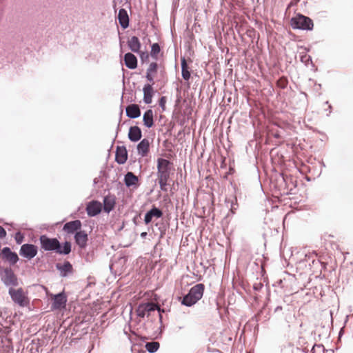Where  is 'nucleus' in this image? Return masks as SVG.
<instances>
[{
	"instance_id": "1",
	"label": "nucleus",
	"mask_w": 353,
	"mask_h": 353,
	"mask_svg": "<svg viewBox=\"0 0 353 353\" xmlns=\"http://www.w3.org/2000/svg\"><path fill=\"white\" fill-rule=\"evenodd\" d=\"M41 248L45 251H56L58 254H68L71 252V244L65 242L63 248L57 239L49 238L46 235H41L39 238Z\"/></svg>"
},
{
	"instance_id": "2",
	"label": "nucleus",
	"mask_w": 353,
	"mask_h": 353,
	"mask_svg": "<svg viewBox=\"0 0 353 353\" xmlns=\"http://www.w3.org/2000/svg\"><path fill=\"white\" fill-rule=\"evenodd\" d=\"M170 162L165 159L159 158L157 160V177L160 188L162 190H167L168 181L170 178Z\"/></svg>"
},
{
	"instance_id": "3",
	"label": "nucleus",
	"mask_w": 353,
	"mask_h": 353,
	"mask_svg": "<svg viewBox=\"0 0 353 353\" xmlns=\"http://www.w3.org/2000/svg\"><path fill=\"white\" fill-rule=\"evenodd\" d=\"M204 285L199 283L193 286L188 294L185 295L182 301V304L186 306H192L201 299L203 294Z\"/></svg>"
},
{
	"instance_id": "4",
	"label": "nucleus",
	"mask_w": 353,
	"mask_h": 353,
	"mask_svg": "<svg viewBox=\"0 0 353 353\" xmlns=\"http://www.w3.org/2000/svg\"><path fill=\"white\" fill-rule=\"evenodd\" d=\"M160 312L161 310L159 305L154 303L140 304L136 310L137 316L141 318H144L145 316L148 317L153 316L154 314L161 318Z\"/></svg>"
},
{
	"instance_id": "5",
	"label": "nucleus",
	"mask_w": 353,
	"mask_h": 353,
	"mask_svg": "<svg viewBox=\"0 0 353 353\" xmlns=\"http://www.w3.org/2000/svg\"><path fill=\"white\" fill-rule=\"evenodd\" d=\"M291 25L293 28L311 30L314 24L312 20L304 15L297 14L291 19Z\"/></svg>"
},
{
	"instance_id": "6",
	"label": "nucleus",
	"mask_w": 353,
	"mask_h": 353,
	"mask_svg": "<svg viewBox=\"0 0 353 353\" xmlns=\"http://www.w3.org/2000/svg\"><path fill=\"white\" fill-rule=\"evenodd\" d=\"M9 294L12 301L21 307H25L29 303L28 296L22 288H10Z\"/></svg>"
},
{
	"instance_id": "7",
	"label": "nucleus",
	"mask_w": 353,
	"mask_h": 353,
	"mask_svg": "<svg viewBox=\"0 0 353 353\" xmlns=\"http://www.w3.org/2000/svg\"><path fill=\"white\" fill-rule=\"evenodd\" d=\"M50 296L53 301L52 304V310H61L65 307L67 296L63 292L59 293L58 294H51Z\"/></svg>"
},
{
	"instance_id": "8",
	"label": "nucleus",
	"mask_w": 353,
	"mask_h": 353,
	"mask_svg": "<svg viewBox=\"0 0 353 353\" xmlns=\"http://www.w3.org/2000/svg\"><path fill=\"white\" fill-rule=\"evenodd\" d=\"M0 258L8 262L10 265H14L19 261L18 255L11 251L8 247L3 248L0 252Z\"/></svg>"
},
{
	"instance_id": "9",
	"label": "nucleus",
	"mask_w": 353,
	"mask_h": 353,
	"mask_svg": "<svg viewBox=\"0 0 353 353\" xmlns=\"http://www.w3.org/2000/svg\"><path fill=\"white\" fill-rule=\"evenodd\" d=\"M37 247L33 244H23L20 249L19 254L28 259H31L34 258L37 254Z\"/></svg>"
},
{
	"instance_id": "10",
	"label": "nucleus",
	"mask_w": 353,
	"mask_h": 353,
	"mask_svg": "<svg viewBox=\"0 0 353 353\" xmlns=\"http://www.w3.org/2000/svg\"><path fill=\"white\" fill-rule=\"evenodd\" d=\"M1 279L6 285H17L18 284L15 274L13 271L8 268L3 270Z\"/></svg>"
},
{
	"instance_id": "11",
	"label": "nucleus",
	"mask_w": 353,
	"mask_h": 353,
	"mask_svg": "<svg viewBox=\"0 0 353 353\" xmlns=\"http://www.w3.org/2000/svg\"><path fill=\"white\" fill-rule=\"evenodd\" d=\"M102 210V203L98 201H92L86 205V212L89 216H94Z\"/></svg>"
},
{
	"instance_id": "12",
	"label": "nucleus",
	"mask_w": 353,
	"mask_h": 353,
	"mask_svg": "<svg viewBox=\"0 0 353 353\" xmlns=\"http://www.w3.org/2000/svg\"><path fill=\"white\" fill-rule=\"evenodd\" d=\"M163 216V212L161 210L156 207H153L150 211H148L144 218L145 224L150 223L154 218L159 219Z\"/></svg>"
},
{
	"instance_id": "13",
	"label": "nucleus",
	"mask_w": 353,
	"mask_h": 353,
	"mask_svg": "<svg viewBox=\"0 0 353 353\" xmlns=\"http://www.w3.org/2000/svg\"><path fill=\"white\" fill-rule=\"evenodd\" d=\"M116 205V198L114 195H107L103 199V210L109 213L112 211Z\"/></svg>"
},
{
	"instance_id": "14",
	"label": "nucleus",
	"mask_w": 353,
	"mask_h": 353,
	"mask_svg": "<svg viewBox=\"0 0 353 353\" xmlns=\"http://www.w3.org/2000/svg\"><path fill=\"white\" fill-rule=\"evenodd\" d=\"M128 159V152L124 146H118L116 150L115 160L119 164H123Z\"/></svg>"
},
{
	"instance_id": "15",
	"label": "nucleus",
	"mask_w": 353,
	"mask_h": 353,
	"mask_svg": "<svg viewBox=\"0 0 353 353\" xmlns=\"http://www.w3.org/2000/svg\"><path fill=\"white\" fill-rule=\"evenodd\" d=\"M126 115L130 119L138 118L141 115V110L137 104L128 105L125 108Z\"/></svg>"
},
{
	"instance_id": "16",
	"label": "nucleus",
	"mask_w": 353,
	"mask_h": 353,
	"mask_svg": "<svg viewBox=\"0 0 353 353\" xmlns=\"http://www.w3.org/2000/svg\"><path fill=\"white\" fill-rule=\"evenodd\" d=\"M76 243L81 248H84L87 245L88 240V234L83 230L77 232L74 236Z\"/></svg>"
},
{
	"instance_id": "17",
	"label": "nucleus",
	"mask_w": 353,
	"mask_h": 353,
	"mask_svg": "<svg viewBox=\"0 0 353 353\" xmlns=\"http://www.w3.org/2000/svg\"><path fill=\"white\" fill-rule=\"evenodd\" d=\"M81 227V222L79 220H75L66 223L63 225V230L69 234L74 233Z\"/></svg>"
},
{
	"instance_id": "18",
	"label": "nucleus",
	"mask_w": 353,
	"mask_h": 353,
	"mask_svg": "<svg viewBox=\"0 0 353 353\" xmlns=\"http://www.w3.org/2000/svg\"><path fill=\"white\" fill-rule=\"evenodd\" d=\"M124 62L129 69H135L137 67V59L131 52H128L124 56Z\"/></svg>"
},
{
	"instance_id": "19",
	"label": "nucleus",
	"mask_w": 353,
	"mask_h": 353,
	"mask_svg": "<svg viewBox=\"0 0 353 353\" xmlns=\"http://www.w3.org/2000/svg\"><path fill=\"white\" fill-rule=\"evenodd\" d=\"M143 101L146 104L152 103L154 90L151 84H146L143 87Z\"/></svg>"
},
{
	"instance_id": "20",
	"label": "nucleus",
	"mask_w": 353,
	"mask_h": 353,
	"mask_svg": "<svg viewBox=\"0 0 353 353\" xmlns=\"http://www.w3.org/2000/svg\"><path fill=\"white\" fill-rule=\"evenodd\" d=\"M128 138L131 141L137 142L141 138V130L138 126H132L129 129Z\"/></svg>"
},
{
	"instance_id": "21",
	"label": "nucleus",
	"mask_w": 353,
	"mask_h": 353,
	"mask_svg": "<svg viewBox=\"0 0 353 353\" xmlns=\"http://www.w3.org/2000/svg\"><path fill=\"white\" fill-rule=\"evenodd\" d=\"M158 69V64L156 62H152L150 64L147 72L146 79L148 81L154 84V79L156 76Z\"/></svg>"
},
{
	"instance_id": "22",
	"label": "nucleus",
	"mask_w": 353,
	"mask_h": 353,
	"mask_svg": "<svg viewBox=\"0 0 353 353\" xmlns=\"http://www.w3.org/2000/svg\"><path fill=\"white\" fill-rule=\"evenodd\" d=\"M149 140L147 139H143L137 145L139 154L141 155V157H145L149 152Z\"/></svg>"
},
{
	"instance_id": "23",
	"label": "nucleus",
	"mask_w": 353,
	"mask_h": 353,
	"mask_svg": "<svg viewBox=\"0 0 353 353\" xmlns=\"http://www.w3.org/2000/svg\"><path fill=\"white\" fill-rule=\"evenodd\" d=\"M143 121L144 125L150 128L154 125V114L152 110H148L145 112L143 117Z\"/></svg>"
},
{
	"instance_id": "24",
	"label": "nucleus",
	"mask_w": 353,
	"mask_h": 353,
	"mask_svg": "<svg viewBox=\"0 0 353 353\" xmlns=\"http://www.w3.org/2000/svg\"><path fill=\"white\" fill-rule=\"evenodd\" d=\"M118 19L120 25L123 28H126L129 26V17L127 11L125 9H120L119 11Z\"/></svg>"
},
{
	"instance_id": "25",
	"label": "nucleus",
	"mask_w": 353,
	"mask_h": 353,
	"mask_svg": "<svg viewBox=\"0 0 353 353\" xmlns=\"http://www.w3.org/2000/svg\"><path fill=\"white\" fill-rule=\"evenodd\" d=\"M124 181L127 187H130L132 185L137 186L138 185L139 179L136 175L134 174V173L128 172L125 175Z\"/></svg>"
},
{
	"instance_id": "26",
	"label": "nucleus",
	"mask_w": 353,
	"mask_h": 353,
	"mask_svg": "<svg viewBox=\"0 0 353 353\" xmlns=\"http://www.w3.org/2000/svg\"><path fill=\"white\" fill-rule=\"evenodd\" d=\"M130 49L134 52H139L141 48V43L137 37H132L128 41Z\"/></svg>"
},
{
	"instance_id": "27",
	"label": "nucleus",
	"mask_w": 353,
	"mask_h": 353,
	"mask_svg": "<svg viewBox=\"0 0 353 353\" xmlns=\"http://www.w3.org/2000/svg\"><path fill=\"white\" fill-rule=\"evenodd\" d=\"M56 267L63 276H65L68 273L72 272V266L69 261H65L63 264L57 263Z\"/></svg>"
},
{
	"instance_id": "28",
	"label": "nucleus",
	"mask_w": 353,
	"mask_h": 353,
	"mask_svg": "<svg viewBox=\"0 0 353 353\" xmlns=\"http://www.w3.org/2000/svg\"><path fill=\"white\" fill-rule=\"evenodd\" d=\"M181 69H182V77L188 81L190 78V72L188 70V66L185 58L181 59Z\"/></svg>"
},
{
	"instance_id": "29",
	"label": "nucleus",
	"mask_w": 353,
	"mask_h": 353,
	"mask_svg": "<svg viewBox=\"0 0 353 353\" xmlns=\"http://www.w3.org/2000/svg\"><path fill=\"white\" fill-rule=\"evenodd\" d=\"M145 348L149 352H155L159 348V343L156 341L148 342L145 344Z\"/></svg>"
},
{
	"instance_id": "30",
	"label": "nucleus",
	"mask_w": 353,
	"mask_h": 353,
	"mask_svg": "<svg viewBox=\"0 0 353 353\" xmlns=\"http://www.w3.org/2000/svg\"><path fill=\"white\" fill-rule=\"evenodd\" d=\"M160 50V46L158 43H155L152 44L150 52L151 56L154 59H157V54L159 53Z\"/></svg>"
},
{
	"instance_id": "31",
	"label": "nucleus",
	"mask_w": 353,
	"mask_h": 353,
	"mask_svg": "<svg viewBox=\"0 0 353 353\" xmlns=\"http://www.w3.org/2000/svg\"><path fill=\"white\" fill-rule=\"evenodd\" d=\"M288 85V81L285 77L280 78L277 81V85L281 88H285Z\"/></svg>"
},
{
	"instance_id": "32",
	"label": "nucleus",
	"mask_w": 353,
	"mask_h": 353,
	"mask_svg": "<svg viewBox=\"0 0 353 353\" xmlns=\"http://www.w3.org/2000/svg\"><path fill=\"white\" fill-rule=\"evenodd\" d=\"M159 105L161 107L163 110H165V103H166V97H162L159 99Z\"/></svg>"
},
{
	"instance_id": "33",
	"label": "nucleus",
	"mask_w": 353,
	"mask_h": 353,
	"mask_svg": "<svg viewBox=\"0 0 353 353\" xmlns=\"http://www.w3.org/2000/svg\"><path fill=\"white\" fill-rule=\"evenodd\" d=\"M6 236V231L0 225V239H3Z\"/></svg>"
},
{
	"instance_id": "34",
	"label": "nucleus",
	"mask_w": 353,
	"mask_h": 353,
	"mask_svg": "<svg viewBox=\"0 0 353 353\" xmlns=\"http://www.w3.org/2000/svg\"><path fill=\"white\" fill-rule=\"evenodd\" d=\"M16 241L18 243H21V241H22V237L21 238H17L16 237Z\"/></svg>"
},
{
	"instance_id": "35",
	"label": "nucleus",
	"mask_w": 353,
	"mask_h": 353,
	"mask_svg": "<svg viewBox=\"0 0 353 353\" xmlns=\"http://www.w3.org/2000/svg\"><path fill=\"white\" fill-rule=\"evenodd\" d=\"M146 234H147V233H146V232H142V233H141V236H145Z\"/></svg>"
},
{
	"instance_id": "36",
	"label": "nucleus",
	"mask_w": 353,
	"mask_h": 353,
	"mask_svg": "<svg viewBox=\"0 0 353 353\" xmlns=\"http://www.w3.org/2000/svg\"><path fill=\"white\" fill-rule=\"evenodd\" d=\"M145 55V54L143 52L141 53V58L143 59V56Z\"/></svg>"
}]
</instances>
